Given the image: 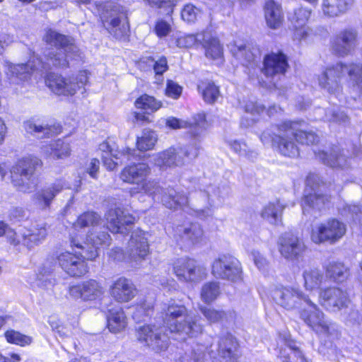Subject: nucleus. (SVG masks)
Returning a JSON list of instances; mask_svg holds the SVG:
<instances>
[{
  "label": "nucleus",
  "mask_w": 362,
  "mask_h": 362,
  "mask_svg": "<svg viewBox=\"0 0 362 362\" xmlns=\"http://www.w3.org/2000/svg\"><path fill=\"white\" fill-rule=\"evenodd\" d=\"M107 15L104 14L107 30L117 39H121L127 35L129 24L127 21L125 8L119 4L108 2L104 6Z\"/></svg>",
  "instance_id": "nucleus-12"
},
{
  "label": "nucleus",
  "mask_w": 362,
  "mask_h": 362,
  "mask_svg": "<svg viewBox=\"0 0 362 362\" xmlns=\"http://www.w3.org/2000/svg\"><path fill=\"white\" fill-rule=\"evenodd\" d=\"M325 119L329 122H346V115L337 109H329L326 110Z\"/></svg>",
  "instance_id": "nucleus-60"
},
{
  "label": "nucleus",
  "mask_w": 362,
  "mask_h": 362,
  "mask_svg": "<svg viewBox=\"0 0 362 362\" xmlns=\"http://www.w3.org/2000/svg\"><path fill=\"white\" fill-rule=\"evenodd\" d=\"M101 221L100 216L94 211L84 212L80 215L76 223H74L75 228H83L92 227L93 230L95 229Z\"/></svg>",
  "instance_id": "nucleus-45"
},
{
  "label": "nucleus",
  "mask_w": 362,
  "mask_h": 362,
  "mask_svg": "<svg viewBox=\"0 0 362 362\" xmlns=\"http://www.w3.org/2000/svg\"><path fill=\"white\" fill-rule=\"evenodd\" d=\"M107 326L110 331L114 333L119 332L126 327V316L120 307L109 310Z\"/></svg>",
  "instance_id": "nucleus-41"
},
{
  "label": "nucleus",
  "mask_w": 362,
  "mask_h": 362,
  "mask_svg": "<svg viewBox=\"0 0 362 362\" xmlns=\"http://www.w3.org/2000/svg\"><path fill=\"white\" fill-rule=\"evenodd\" d=\"M179 151H181V155L189 160L194 159L199 154V148L197 144H189L185 147H178Z\"/></svg>",
  "instance_id": "nucleus-61"
},
{
  "label": "nucleus",
  "mask_w": 362,
  "mask_h": 362,
  "mask_svg": "<svg viewBox=\"0 0 362 362\" xmlns=\"http://www.w3.org/2000/svg\"><path fill=\"white\" fill-rule=\"evenodd\" d=\"M358 45V32L354 28L341 30L330 41L332 52L341 57L352 54Z\"/></svg>",
  "instance_id": "nucleus-18"
},
{
  "label": "nucleus",
  "mask_w": 362,
  "mask_h": 362,
  "mask_svg": "<svg viewBox=\"0 0 362 362\" xmlns=\"http://www.w3.org/2000/svg\"><path fill=\"white\" fill-rule=\"evenodd\" d=\"M220 293L221 291L218 282H206L202 286L201 298L205 303H210L216 300Z\"/></svg>",
  "instance_id": "nucleus-46"
},
{
  "label": "nucleus",
  "mask_w": 362,
  "mask_h": 362,
  "mask_svg": "<svg viewBox=\"0 0 362 362\" xmlns=\"http://www.w3.org/2000/svg\"><path fill=\"white\" fill-rule=\"evenodd\" d=\"M177 235L187 245H195L204 238V231L198 223H190L179 226L176 229Z\"/></svg>",
  "instance_id": "nucleus-33"
},
{
  "label": "nucleus",
  "mask_w": 362,
  "mask_h": 362,
  "mask_svg": "<svg viewBox=\"0 0 362 362\" xmlns=\"http://www.w3.org/2000/svg\"><path fill=\"white\" fill-rule=\"evenodd\" d=\"M162 314L163 322L170 332L177 334L182 339L196 337L202 332L201 317L189 315L185 305L174 300L163 305Z\"/></svg>",
  "instance_id": "nucleus-3"
},
{
  "label": "nucleus",
  "mask_w": 362,
  "mask_h": 362,
  "mask_svg": "<svg viewBox=\"0 0 362 362\" xmlns=\"http://www.w3.org/2000/svg\"><path fill=\"white\" fill-rule=\"evenodd\" d=\"M151 7L164 9L167 14H170L173 11L175 6V0H143Z\"/></svg>",
  "instance_id": "nucleus-53"
},
{
  "label": "nucleus",
  "mask_w": 362,
  "mask_h": 362,
  "mask_svg": "<svg viewBox=\"0 0 362 362\" xmlns=\"http://www.w3.org/2000/svg\"><path fill=\"white\" fill-rule=\"evenodd\" d=\"M64 188L70 187L62 180H56L37 192L33 196V199L41 209H49L55 197Z\"/></svg>",
  "instance_id": "nucleus-29"
},
{
  "label": "nucleus",
  "mask_w": 362,
  "mask_h": 362,
  "mask_svg": "<svg viewBox=\"0 0 362 362\" xmlns=\"http://www.w3.org/2000/svg\"><path fill=\"white\" fill-rule=\"evenodd\" d=\"M264 16L267 24L271 28H279L283 21L281 7L274 0L268 1L264 6Z\"/></svg>",
  "instance_id": "nucleus-37"
},
{
  "label": "nucleus",
  "mask_w": 362,
  "mask_h": 362,
  "mask_svg": "<svg viewBox=\"0 0 362 362\" xmlns=\"http://www.w3.org/2000/svg\"><path fill=\"white\" fill-rule=\"evenodd\" d=\"M345 212H348L350 215V218L356 223H358L361 227L362 231V205L361 204H352L347 205L344 209Z\"/></svg>",
  "instance_id": "nucleus-55"
},
{
  "label": "nucleus",
  "mask_w": 362,
  "mask_h": 362,
  "mask_svg": "<svg viewBox=\"0 0 362 362\" xmlns=\"http://www.w3.org/2000/svg\"><path fill=\"white\" fill-rule=\"evenodd\" d=\"M311 14V10L308 8L300 7L296 8L290 20L295 29V37L299 40L305 37L308 32L305 28Z\"/></svg>",
  "instance_id": "nucleus-36"
},
{
  "label": "nucleus",
  "mask_w": 362,
  "mask_h": 362,
  "mask_svg": "<svg viewBox=\"0 0 362 362\" xmlns=\"http://www.w3.org/2000/svg\"><path fill=\"white\" fill-rule=\"evenodd\" d=\"M177 45L182 48L202 45L205 50L206 57L211 59H219L223 54V46L219 40L209 31L182 35L177 39Z\"/></svg>",
  "instance_id": "nucleus-7"
},
{
  "label": "nucleus",
  "mask_w": 362,
  "mask_h": 362,
  "mask_svg": "<svg viewBox=\"0 0 362 362\" xmlns=\"http://www.w3.org/2000/svg\"><path fill=\"white\" fill-rule=\"evenodd\" d=\"M108 228L114 233H127L135 218L120 208L110 209L105 215Z\"/></svg>",
  "instance_id": "nucleus-25"
},
{
  "label": "nucleus",
  "mask_w": 362,
  "mask_h": 362,
  "mask_svg": "<svg viewBox=\"0 0 362 362\" xmlns=\"http://www.w3.org/2000/svg\"><path fill=\"white\" fill-rule=\"evenodd\" d=\"M264 109V107L257 102L248 101L245 105V110L247 113H250L253 117L250 119L251 122L248 123L247 125L252 124L256 120V115H258L260 112H262Z\"/></svg>",
  "instance_id": "nucleus-58"
},
{
  "label": "nucleus",
  "mask_w": 362,
  "mask_h": 362,
  "mask_svg": "<svg viewBox=\"0 0 362 362\" xmlns=\"http://www.w3.org/2000/svg\"><path fill=\"white\" fill-rule=\"evenodd\" d=\"M99 151L102 152V155L114 156L115 158H119V154L121 153L115 148L114 143L111 144V141L107 140L103 141L99 145Z\"/></svg>",
  "instance_id": "nucleus-59"
},
{
  "label": "nucleus",
  "mask_w": 362,
  "mask_h": 362,
  "mask_svg": "<svg viewBox=\"0 0 362 362\" xmlns=\"http://www.w3.org/2000/svg\"><path fill=\"white\" fill-rule=\"evenodd\" d=\"M308 309L300 313L301 319L317 334L331 337L337 335V327L334 323L326 320L324 314L311 300L305 303Z\"/></svg>",
  "instance_id": "nucleus-11"
},
{
  "label": "nucleus",
  "mask_w": 362,
  "mask_h": 362,
  "mask_svg": "<svg viewBox=\"0 0 362 362\" xmlns=\"http://www.w3.org/2000/svg\"><path fill=\"white\" fill-rule=\"evenodd\" d=\"M303 122L285 121L274 127L270 132L264 131L260 136L263 144H272V147L284 156L294 158L298 156L296 142L310 145L318 141V136L313 132L302 129Z\"/></svg>",
  "instance_id": "nucleus-2"
},
{
  "label": "nucleus",
  "mask_w": 362,
  "mask_h": 362,
  "mask_svg": "<svg viewBox=\"0 0 362 362\" xmlns=\"http://www.w3.org/2000/svg\"><path fill=\"white\" fill-rule=\"evenodd\" d=\"M173 270L180 281L187 282L199 281L206 276V268L195 259L188 257H182L175 261Z\"/></svg>",
  "instance_id": "nucleus-17"
},
{
  "label": "nucleus",
  "mask_w": 362,
  "mask_h": 362,
  "mask_svg": "<svg viewBox=\"0 0 362 362\" xmlns=\"http://www.w3.org/2000/svg\"><path fill=\"white\" fill-rule=\"evenodd\" d=\"M263 65L262 71L267 77L284 74L288 68V58L281 51L271 52L264 57Z\"/></svg>",
  "instance_id": "nucleus-27"
},
{
  "label": "nucleus",
  "mask_w": 362,
  "mask_h": 362,
  "mask_svg": "<svg viewBox=\"0 0 362 362\" xmlns=\"http://www.w3.org/2000/svg\"><path fill=\"white\" fill-rule=\"evenodd\" d=\"M157 141V135L155 132L150 129H144L141 137L137 138V148L141 151H146L152 149Z\"/></svg>",
  "instance_id": "nucleus-47"
},
{
  "label": "nucleus",
  "mask_w": 362,
  "mask_h": 362,
  "mask_svg": "<svg viewBox=\"0 0 362 362\" xmlns=\"http://www.w3.org/2000/svg\"><path fill=\"white\" fill-rule=\"evenodd\" d=\"M206 348L203 345H197L193 348L189 361L187 362H201L204 356Z\"/></svg>",
  "instance_id": "nucleus-64"
},
{
  "label": "nucleus",
  "mask_w": 362,
  "mask_h": 362,
  "mask_svg": "<svg viewBox=\"0 0 362 362\" xmlns=\"http://www.w3.org/2000/svg\"><path fill=\"white\" fill-rule=\"evenodd\" d=\"M231 52L243 65L255 62L257 59H259L261 55L259 48L252 43L235 45L231 49Z\"/></svg>",
  "instance_id": "nucleus-35"
},
{
  "label": "nucleus",
  "mask_w": 362,
  "mask_h": 362,
  "mask_svg": "<svg viewBox=\"0 0 362 362\" xmlns=\"http://www.w3.org/2000/svg\"><path fill=\"white\" fill-rule=\"evenodd\" d=\"M69 293L74 299L94 300L103 295L104 289L98 281L95 279H89L71 286L69 288Z\"/></svg>",
  "instance_id": "nucleus-24"
},
{
  "label": "nucleus",
  "mask_w": 362,
  "mask_h": 362,
  "mask_svg": "<svg viewBox=\"0 0 362 362\" xmlns=\"http://www.w3.org/2000/svg\"><path fill=\"white\" fill-rule=\"evenodd\" d=\"M278 244L281 255L290 260L298 259L305 250L304 243L291 233H284L279 238Z\"/></svg>",
  "instance_id": "nucleus-23"
},
{
  "label": "nucleus",
  "mask_w": 362,
  "mask_h": 362,
  "mask_svg": "<svg viewBox=\"0 0 362 362\" xmlns=\"http://www.w3.org/2000/svg\"><path fill=\"white\" fill-rule=\"evenodd\" d=\"M42 150L47 155L57 159L68 157L71 153L69 144L62 139L52 141L49 145L45 146Z\"/></svg>",
  "instance_id": "nucleus-39"
},
{
  "label": "nucleus",
  "mask_w": 362,
  "mask_h": 362,
  "mask_svg": "<svg viewBox=\"0 0 362 362\" xmlns=\"http://www.w3.org/2000/svg\"><path fill=\"white\" fill-rule=\"evenodd\" d=\"M8 217L13 222H19L27 220L29 217V213L23 207L13 206L8 211Z\"/></svg>",
  "instance_id": "nucleus-56"
},
{
  "label": "nucleus",
  "mask_w": 362,
  "mask_h": 362,
  "mask_svg": "<svg viewBox=\"0 0 362 362\" xmlns=\"http://www.w3.org/2000/svg\"><path fill=\"white\" fill-rule=\"evenodd\" d=\"M237 341L229 333L224 334L219 337L217 344V356L226 362L233 361L235 359Z\"/></svg>",
  "instance_id": "nucleus-34"
},
{
  "label": "nucleus",
  "mask_w": 362,
  "mask_h": 362,
  "mask_svg": "<svg viewBox=\"0 0 362 362\" xmlns=\"http://www.w3.org/2000/svg\"><path fill=\"white\" fill-rule=\"evenodd\" d=\"M47 235V228L45 225H35L29 228H24L15 233L14 237L11 239V243L15 245H23L28 249L40 244Z\"/></svg>",
  "instance_id": "nucleus-22"
},
{
  "label": "nucleus",
  "mask_w": 362,
  "mask_h": 362,
  "mask_svg": "<svg viewBox=\"0 0 362 362\" xmlns=\"http://www.w3.org/2000/svg\"><path fill=\"white\" fill-rule=\"evenodd\" d=\"M162 105L161 101L147 94L141 95L135 101L136 107L144 110L147 114L156 112L162 107Z\"/></svg>",
  "instance_id": "nucleus-44"
},
{
  "label": "nucleus",
  "mask_w": 362,
  "mask_h": 362,
  "mask_svg": "<svg viewBox=\"0 0 362 362\" xmlns=\"http://www.w3.org/2000/svg\"><path fill=\"white\" fill-rule=\"evenodd\" d=\"M317 180V175L314 174H310L306 178L301 204L304 214L320 211L326 203L329 202V197L322 193L320 187L316 183Z\"/></svg>",
  "instance_id": "nucleus-10"
},
{
  "label": "nucleus",
  "mask_w": 362,
  "mask_h": 362,
  "mask_svg": "<svg viewBox=\"0 0 362 362\" xmlns=\"http://www.w3.org/2000/svg\"><path fill=\"white\" fill-rule=\"evenodd\" d=\"M165 124L168 127L173 129L188 128L189 129L190 134L194 137L200 136L206 127V117L204 113H199L194 115L192 118V121L190 122L179 119L174 117H170L166 119Z\"/></svg>",
  "instance_id": "nucleus-28"
},
{
  "label": "nucleus",
  "mask_w": 362,
  "mask_h": 362,
  "mask_svg": "<svg viewBox=\"0 0 362 362\" xmlns=\"http://www.w3.org/2000/svg\"><path fill=\"white\" fill-rule=\"evenodd\" d=\"M218 191L214 190L213 186H207L204 190L200 189L195 193V197H205L208 200L210 206L218 204Z\"/></svg>",
  "instance_id": "nucleus-54"
},
{
  "label": "nucleus",
  "mask_w": 362,
  "mask_h": 362,
  "mask_svg": "<svg viewBox=\"0 0 362 362\" xmlns=\"http://www.w3.org/2000/svg\"><path fill=\"white\" fill-rule=\"evenodd\" d=\"M212 274L216 278L236 282L242 279V268L237 258L223 255L214 262Z\"/></svg>",
  "instance_id": "nucleus-16"
},
{
  "label": "nucleus",
  "mask_w": 362,
  "mask_h": 362,
  "mask_svg": "<svg viewBox=\"0 0 362 362\" xmlns=\"http://www.w3.org/2000/svg\"><path fill=\"white\" fill-rule=\"evenodd\" d=\"M5 337L8 342L20 346H25L31 342L30 337L22 334L15 330H8L5 332Z\"/></svg>",
  "instance_id": "nucleus-50"
},
{
  "label": "nucleus",
  "mask_w": 362,
  "mask_h": 362,
  "mask_svg": "<svg viewBox=\"0 0 362 362\" xmlns=\"http://www.w3.org/2000/svg\"><path fill=\"white\" fill-rule=\"evenodd\" d=\"M178 148L170 147L153 156L154 164L162 170L182 166L185 163Z\"/></svg>",
  "instance_id": "nucleus-31"
},
{
  "label": "nucleus",
  "mask_w": 362,
  "mask_h": 362,
  "mask_svg": "<svg viewBox=\"0 0 362 362\" xmlns=\"http://www.w3.org/2000/svg\"><path fill=\"white\" fill-rule=\"evenodd\" d=\"M110 235L106 231H89L86 241L81 242L76 238H72L71 244L79 250H83L81 255L88 260H93L98 256L100 246H108L110 243Z\"/></svg>",
  "instance_id": "nucleus-13"
},
{
  "label": "nucleus",
  "mask_w": 362,
  "mask_h": 362,
  "mask_svg": "<svg viewBox=\"0 0 362 362\" xmlns=\"http://www.w3.org/2000/svg\"><path fill=\"white\" fill-rule=\"evenodd\" d=\"M304 284L307 290L319 288L325 280L323 273L317 269H306L303 272Z\"/></svg>",
  "instance_id": "nucleus-43"
},
{
  "label": "nucleus",
  "mask_w": 362,
  "mask_h": 362,
  "mask_svg": "<svg viewBox=\"0 0 362 362\" xmlns=\"http://www.w3.org/2000/svg\"><path fill=\"white\" fill-rule=\"evenodd\" d=\"M23 127L27 133L33 134L38 139L49 137L57 133V129L54 126L37 124L32 121L25 122Z\"/></svg>",
  "instance_id": "nucleus-42"
},
{
  "label": "nucleus",
  "mask_w": 362,
  "mask_h": 362,
  "mask_svg": "<svg viewBox=\"0 0 362 362\" xmlns=\"http://www.w3.org/2000/svg\"><path fill=\"white\" fill-rule=\"evenodd\" d=\"M88 80L86 71H81L76 77L65 78L62 75L50 74L46 79L47 86L55 94L59 95H74L77 90L86 91L85 86Z\"/></svg>",
  "instance_id": "nucleus-8"
},
{
  "label": "nucleus",
  "mask_w": 362,
  "mask_h": 362,
  "mask_svg": "<svg viewBox=\"0 0 362 362\" xmlns=\"http://www.w3.org/2000/svg\"><path fill=\"white\" fill-rule=\"evenodd\" d=\"M200 14L201 11L190 4L185 5L181 12L182 18L187 23L195 22Z\"/></svg>",
  "instance_id": "nucleus-51"
},
{
  "label": "nucleus",
  "mask_w": 362,
  "mask_h": 362,
  "mask_svg": "<svg viewBox=\"0 0 362 362\" xmlns=\"http://www.w3.org/2000/svg\"><path fill=\"white\" fill-rule=\"evenodd\" d=\"M153 304L144 301L136 307V310L133 313V318L136 320H142L144 317H147L153 313Z\"/></svg>",
  "instance_id": "nucleus-52"
},
{
  "label": "nucleus",
  "mask_w": 362,
  "mask_h": 362,
  "mask_svg": "<svg viewBox=\"0 0 362 362\" xmlns=\"http://www.w3.org/2000/svg\"><path fill=\"white\" fill-rule=\"evenodd\" d=\"M110 293L116 301L128 302L135 296L136 288L131 280L119 277L110 286Z\"/></svg>",
  "instance_id": "nucleus-32"
},
{
  "label": "nucleus",
  "mask_w": 362,
  "mask_h": 362,
  "mask_svg": "<svg viewBox=\"0 0 362 362\" xmlns=\"http://www.w3.org/2000/svg\"><path fill=\"white\" fill-rule=\"evenodd\" d=\"M345 233V225L336 219H333L314 228L312 230L311 239L317 244L326 241L334 243L341 239Z\"/></svg>",
  "instance_id": "nucleus-20"
},
{
  "label": "nucleus",
  "mask_w": 362,
  "mask_h": 362,
  "mask_svg": "<svg viewBox=\"0 0 362 362\" xmlns=\"http://www.w3.org/2000/svg\"><path fill=\"white\" fill-rule=\"evenodd\" d=\"M319 299L322 307L332 312L348 308L350 303L347 293L336 286L321 290L319 293Z\"/></svg>",
  "instance_id": "nucleus-21"
},
{
  "label": "nucleus",
  "mask_w": 362,
  "mask_h": 362,
  "mask_svg": "<svg viewBox=\"0 0 362 362\" xmlns=\"http://www.w3.org/2000/svg\"><path fill=\"white\" fill-rule=\"evenodd\" d=\"M149 253L148 233L141 230H134L127 250L128 262L132 267H139Z\"/></svg>",
  "instance_id": "nucleus-14"
},
{
  "label": "nucleus",
  "mask_w": 362,
  "mask_h": 362,
  "mask_svg": "<svg viewBox=\"0 0 362 362\" xmlns=\"http://www.w3.org/2000/svg\"><path fill=\"white\" fill-rule=\"evenodd\" d=\"M151 173L148 165L144 163L126 166L120 173V179L127 183L140 185Z\"/></svg>",
  "instance_id": "nucleus-30"
},
{
  "label": "nucleus",
  "mask_w": 362,
  "mask_h": 362,
  "mask_svg": "<svg viewBox=\"0 0 362 362\" xmlns=\"http://www.w3.org/2000/svg\"><path fill=\"white\" fill-rule=\"evenodd\" d=\"M43 40L47 45L54 47L44 51V62L39 57L33 56L26 64H7L6 74L12 83H18L19 81L28 79L34 71H47L52 68L66 69L69 67L71 61H78L82 58L80 49L71 36L49 29Z\"/></svg>",
  "instance_id": "nucleus-1"
},
{
  "label": "nucleus",
  "mask_w": 362,
  "mask_h": 362,
  "mask_svg": "<svg viewBox=\"0 0 362 362\" xmlns=\"http://www.w3.org/2000/svg\"><path fill=\"white\" fill-rule=\"evenodd\" d=\"M219 96V89L214 82L203 83L202 97L205 102L214 103Z\"/></svg>",
  "instance_id": "nucleus-48"
},
{
  "label": "nucleus",
  "mask_w": 362,
  "mask_h": 362,
  "mask_svg": "<svg viewBox=\"0 0 362 362\" xmlns=\"http://www.w3.org/2000/svg\"><path fill=\"white\" fill-rule=\"evenodd\" d=\"M286 207L279 200L269 202L262 210L261 216L271 224L279 225L281 223V215Z\"/></svg>",
  "instance_id": "nucleus-38"
},
{
  "label": "nucleus",
  "mask_w": 362,
  "mask_h": 362,
  "mask_svg": "<svg viewBox=\"0 0 362 362\" xmlns=\"http://www.w3.org/2000/svg\"><path fill=\"white\" fill-rule=\"evenodd\" d=\"M141 190L146 194L160 199L163 204L170 209H182L189 214L194 213L199 218H205L212 215L210 207L197 209V206L189 202V198L182 193L177 192L173 188H162L155 180L144 181Z\"/></svg>",
  "instance_id": "nucleus-4"
},
{
  "label": "nucleus",
  "mask_w": 362,
  "mask_h": 362,
  "mask_svg": "<svg viewBox=\"0 0 362 362\" xmlns=\"http://www.w3.org/2000/svg\"><path fill=\"white\" fill-rule=\"evenodd\" d=\"M326 276L334 282L340 283L347 279L349 269L342 262H330L325 267Z\"/></svg>",
  "instance_id": "nucleus-40"
},
{
  "label": "nucleus",
  "mask_w": 362,
  "mask_h": 362,
  "mask_svg": "<svg viewBox=\"0 0 362 362\" xmlns=\"http://www.w3.org/2000/svg\"><path fill=\"white\" fill-rule=\"evenodd\" d=\"M182 91V88L173 81H168L165 94L170 98L177 99Z\"/></svg>",
  "instance_id": "nucleus-63"
},
{
  "label": "nucleus",
  "mask_w": 362,
  "mask_h": 362,
  "mask_svg": "<svg viewBox=\"0 0 362 362\" xmlns=\"http://www.w3.org/2000/svg\"><path fill=\"white\" fill-rule=\"evenodd\" d=\"M136 339L145 346L156 353L165 351L170 339L165 327L155 325H144L136 329Z\"/></svg>",
  "instance_id": "nucleus-9"
},
{
  "label": "nucleus",
  "mask_w": 362,
  "mask_h": 362,
  "mask_svg": "<svg viewBox=\"0 0 362 362\" xmlns=\"http://www.w3.org/2000/svg\"><path fill=\"white\" fill-rule=\"evenodd\" d=\"M332 2V1H331V0H322V10L323 13L329 17H337L343 14L341 8L338 11L334 9L336 6H338L337 1H335L333 3Z\"/></svg>",
  "instance_id": "nucleus-57"
},
{
  "label": "nucleus",
  "mask_w": 362,
  "mask_h": 362,
  "mask_svg": "<svg viewBox=\"0 0 362 362\" xmlns=\"http://www.w3.org/2000/svg\"><path fill=\"white\" fill-rule=\"evenodd\" d=\"M200 311L210 323L218 322L226 316L225 312L216 310L211 307H201Z\"/></svg>",
  "instance_id": "nucleus-49"
},
{
  "label": "nucleus",
  "mask_w": 362,
  "mask_h": 362,
  "mask_svg": "<svg viewBox=\"0 0 362 362\" xmlns=\"http://www.w3.org/2000/svg\"><path fill=\"white\" fill-rule=\"evenodd\" d=\"M316 157L322 160V162L336 169L346 170L350 167V158L348 155L345 153V151L341 149L338 146H333L329 152L319 151L315 152Z\"/></svg>",
  "instance_id": "nucleus-26"
},
{
  "label": "nucleus",
  "mask_w": 362,
  "mask_h": 362,
  "mask_svg": "<svg viewBox=\"0 0 362 362\" xmlns=\"http://www.w3.org/2000/svg\"><path fill=\"white\" fill-rule=\"evenodd\" d=\"M82 253L83 250L76 252V254L69 252L57 253L55 259L66 274L72 277H79L88 272V266L86 262L88 259L81 255Z\"/></svg>",
  "instance_id": "nucleus-19"
},
{
  "label": "nucleus",
  "mask_w": 362,
  "mask_h": 362,
  "mask_svg": "<svg viewBox=\"0 0 362 362\" xmlns=\"http://www.w3.org/2000/svg\"><path fill=\"white\" fill-rule=\"evenodd\" d=\"M346 324L354 327H358L362 324V317L357 310L351 309L345 317Z\"/></svg>",
  "instance_id": "nucleus-62"
},
{
  "label": "nucleus",
  "mask_w": 362,
  "mask_h": 362,
  "mask_svg": "<svg viewBox=\"0 0 362 362\" xmlns=\"http://www.w3.org/2000/svg\"><path fill=\"white\" fill-rule=\"evenodd\" d=\"M346 74L362 90V67L356 64L347 65L341 62L328 66L318 78L320 86L329 94L338 96L341 91V78Z\"/></svg>",
  "instance_id": "nucleus-5"
},
{
  "label": "nucleus",
  "mask_w": 362,
  "mask_h": 362,
  "mask_svg": "<svg viewBox=\"0 0 362 362\" xmlns=\"http://www.w3.org/2000/svg\"><path fill=\"white\" fill-rule=\"evenodd\" d=\"M42 165L37 157L29 156L22 158L11 169L13 185L20 192L29 193L35 189L37 179L35 171Z\"/></svg>",
  "instance_id": "nucleus-6"
},
{
  "label": "nucleus",
  "mask_w": 362,
  "mask_h": 362,
  "mask_svg": "<svg viewBox=\"0 0 362 362\" xmlns=\"http://www.w3.org/2000/svg\"><path fill=\"white\" fill-rule=\"evenodd\" d=\"M272 297L278 305L287 310H293L310 303L303 291L293 287L276 288L272 291Z\"/></svg>",
  "instance_id": "nucleus-15"
}]
</instances>
